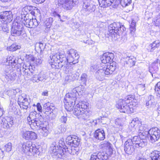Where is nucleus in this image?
<instances>
[{
  "label": "nucleus",
  "mask_w": 160,
  "mask_h": 160,
  "mask_svg": "<svg viewBox=\"0 0 160 160\" xmlns=\"http://www.w3.org/2000/svg\"><path fill=\"white\" fill-rule=\"evenodd\" d=\"M131 123L135 126L138 124L136 128V130L139 134L145 136L146 132L148 134V137L150 141L152 143L155 142L160 138V130L157 128H152L148 130L147 126L146 124L142 125L137 118L134 119L132 120Z\"/></svg>",
  "instance_id": "obj_1"
},
{
  "label": "nucleus",
  "mask_w": 160,
  "mask_h": 160,
  "mask_svg": "<svg viewBox=\"0 0 160 160\" xmlns=\"http://www.w3.org/2000/svg\"><path fill=\"white\" fill-rule=\"evenodd\" d=\"M137 100L135 96L129 95L126 96L124 100L120 99L117 104V107L121 112L131 113L133 112V107L137 105Z\"/></svg>",
  "instance_id": "obj_2"
},
{
  "label": "nucleus",
  "mask_w": 160,
  "mask_h": 160,
  "mask_svg": "<svg viewBox=\"0 0 160 160\" xmlns=\"http://www.w3.org/2000/svg\"><path fill=\"white\" fill-rule=\"evenodd\" d=\"M49 62L52 68L59 69L67 65V59L66 56L63 54L58 53L52 54L50 56Z\"/></svg>",
  "instance_id": "obj_3"
},
{
  "label": "nucleus",
  "mask_w": 160,
  "mask_h": 160,
  "mask_svg": "<svg viewBox=\"0 0 160 160\" xmlns=\"http://www.w3.org/2000/svg\"><path fill=\"white\" fill-rule=\"evenodd\" d=\"M67 148L65 146L64 139L62 138L58 142H53L51 146V149L53 155L57 156L60 158H62L65 154L64 148Z\"/></svg>",
  "instance_id": "obj_4"
},
{
  "label": "nucleus",
  "mask_w": 160,
  "mask_h": 160,
  "mask_svg": "<svg viewBox=\"0 0 160 160\" xmlns=\"http://www.w3.org/2000/svg\"><path fill=\"white\" fill-rule=\"evenodd\" d=\"M89 104L87 102L83 101L79 102L74 109V114L78 118L86 119L88 118L87 114L88 113L87 108Z\"/></svg>",
  "instance_id": "obj_5"
},
{
  "label": "nucleus",
  "mask_w": 160,
  "mask_h": 160,
  "mask_svg": "<svg viewBox=\"0 0 160 160\" xmlns=\"http://www.w3.org/2000/svg\"><path fill=\"white\" fill-rule=\"evenodd\" d=\"M116 69V63L113 62L109 65H105L102 68L97 71L95 73V77L97 79L102 80L105 75L112 74Z\"/></svg>",
  "instance_id": "obj_6"
},
{
  "label": "nucleus",
  "mask_w": 160,
  "mask_h": 160,
  "mask_svg": "<svg viewBox=\"0 0 160 160\" xmlns=\"http://www.w3.org/2000/svg\"><path fill=\"white\" fill-rule=\"evenodd\" d=\"M22 151L27 155L32 156L34 154H38V149L36 148L35 144H32L31 141H27L21 143Z\"/></svg>",
  "instance_id": "obj_7"
},
{
  "label": "nucleus",
  "mask_w": 160,
  "mask_h": 160,
  "mask_svg": "<svg viewBox=\"0 0 160 160\" xmlns=\"http://www.w3.org/2000/svg\"><path fill=\"white\" fill-rule=\"evenodd\" d=\"M55 4L67 10L71 9L78 3V0H56Z\"/></svg>",
  "instance_id": "obj_8"
},
{
  "label": "nucleus",
  "mask_w": 160,
  "mask_h": 160,
  "mask_svg": "<svg viewBox=\"0 0 160 160\" xmlns=\"http://www.w3.org/2000/svg\"><path fill=\"white\" fill-rule=\"evenodd\" d=\"M95 6L90 0H83L82 9L81 12L84 16H87L95 11Z\"/></svg>",
  "instance_id": "obj_9"
},
{
  "label": "nucleus",
  "mask_w": 160,
  "mask_h": 160,
  "mask_svg": "<svg viewBox=\"0 0 160 160\" xmlns=\"http://www.w3.org/2000/svg\"><path fill=\"white\" fill-rule=\"evenodd\" d=\"M63 70L66 73L68 74L65 78L66 81L71 82L78 78L79 73L73 71L72 67H69L68 65L65 66L63 67Z\"/></svg>",
  "instance_id": "obj_10"
},
{
  "label": "nucleus",
  "mask_w": 160,
  "mask_h": 160,
  "mask_svg": "<svg viewBox=\"0 0 160 160\" xmlns=\"http://www.w3.org/2000/svg\"><path fill=\"white\" fill-rule=\"evenodd\" d=\"M67 53L68 54L66 57L67 65H69V64L72 63V64H75L78 62V59L79 58L78 54L77 51L73 49H71L67 51Z\"/></svg>",
  "instance_id": "obj_11"
},
{
  "label": "nucleus",
  "mask_w": 160,
  "mask_h": 160,
  "mask_svg": "<svg viewBox=\"0 0 160 160\" xmlns=\"http://www.w3.org/2000/svg\"><path fill=\"white\" fill-rule=\"evenodd\" d=\"M18 102L21 108L25 109H27L29 105V101L27 96L24 93L18 96Z\"/></svg>",
  "instance_id": "obj_12"
},
{
  "label": "nucleus",
  "mask_w": 160,
  "mask_h": 160,
  "mask_svg": "<svg viewBox=\"0 0 160 160\" xmlns=\"http://www.w3.org/2000/svg\"><path fill=\"white\" fill-rule=\"evenodd\" d=\"M22 24L17 22H15L12 24L11 33L13 36H19L22 33Z\"/></svg>",
  "instance_id": "obj_13"
},
{
  "label": "nucleus",
  "mask_w": 160,
  "mask_h": 160,
  "mask_svg": "<svg viewBox=\"0 0 160 160\" xmlns=\"http://www.w3.org/2000/svg\"><path fill=\"white\" fill-rule=\"evenodd\" d=\"M98 1L100 5L103 8L112 5L113 8H116L120 3L119 0H98Z\"/></svg>",
  "instance_id": "obj_14"
},
{
  "label": "nucleus",
  "mask_w": 160,
  "mask_h": 160,
  "mask_svg": "<svg viewBox=\"0 0 160 160\" xmlns=\"http://www.w3.org/2000/svg\"><path fill=\"white\" fill-rule=\"evenodd\" d=\"M120 26V23L118 22H114L110 24L108 27V34L112 38H117L118 29L119 28V27Z\"/></svg>",
  "instance_id": "obj_15"
},
{
  "label": "nucleus",
  "mask_w": 160,
  "mask_h": 160,
  "mask_svg": "<svg viewBox=\"0 0 160 160\" xmlns=\"http://www.w3.org/2000/svg\"><path fill=\"white\" fill-rule=\"evenodd\" d=\"M5 78L6 81L9 82L14 80L16 76V72L13 71L12 67L9 66H6V68L5 70Z\"/></svg>",
  "instance_id": "obj_16"
},
{
  "label": "nucleus",
  "mask_w": 160,
  "mask_h": 160,
  "mask_svg": "<svg viewBox=\"0 0 160 160\" xmlns=\"http://www.w3.org/2000/svg\"><path fill=\"white\" fill-rule=\"evenodd\" d=\"M130 140L132 142V144L135 145L136 148H137L144 147L147 144L144 140L137 136L133 137L132 139Z\"/></svg>",
  "instance_id": "obj_17"
},
{
  "label": "nucleus",
  "mask_w": 160,
  "mask_h": 160,
  "mask_svg": "<svg viewBox=\"0 0 160 160\" xmlns=\"http://www.w3.org/2000/svg\"><path fill=\"white\" fill-rule=\"evenodd\" d=\"M0 19H2L5 24L10 22L12 20V15L11 11H6L0 13Z\"/></svg>",
  "instance_id": "obj_18"
},
{
  "label": "nucleus",
  "mask_w": 160,
  "mask_h": 160,
  "mask_svg": "<svg viewBox=\"0 0 160 160\" xmlns=\"http://www.w3.org/2000/svg\"><path fill=\"white\" fill-rule=\"evenodd\" d=\"M130 140H128L124 143V150L125 152L131 155L135 151V148Z\"/></svg>",
  "instance_id": "obj_19"
},
{
  "label": "nucleus",
  "mask_w": 160,
  "mask_h": 160,
  "mask_svg": "<svg viewBox=\"0 0 160 160\" xmlns=\"http://www.w3.org/2000/svg\"><path fill=\"white\" fill-rule=\"evenodd\" d=\"M37 116L38 117L32 122V123L29 124L31 128L37 127L40 128L42 126H44L43 118L41 114L38 115Z\"/></svg>",
  "instance_id": "obj_20"
},
{
  "label": "nucleus",
  "mask_w": 160,
  "mask_h": 160,
  "mask_svg": "<svg viewBox=\"0 0 160 160\" xmlns=\"http://www.w3.org/2000/svg\"><path fill=\"white\" fill-rule=\"evenodd\" d=\"M22 136L26 140H34L37 138L36 133L32 131H23L22 133Z\"/></svg>",
  "instance_id": "obj_21"
},
{
  "label": "nucleus",
  "mask_w": 160,
  "mask_h": 160,
  "mask_svg": "<svg viewBox=\"0 0 160 160\" xmlns=\"http://www.w3.org/2000/svg\"><path fill=\"white\" fill-rule=\"evenodd\" d=\"M76 92V90H72L70 92L66 94L64 98V101L67 102H75L77 96Z\"/></svg>",
  "instance_id": "obj_22"
},
{
  "label": "nucleus",
  "mask_w": 160,
  "mask_h": 160,
  "mask_svg": "<svg viewBox=\"0 0 160 160\" xmlns=\"http://www.w3.org/2000/svg\"><path fill=\"white\" fill-rule=\"evenodd\" d=\"M114 58V55L113 53L107 52L103 54L101 59L103 63L105 64L112 61Z\"/></svg>",
  "instance_id": "obj_23"
},
{
  "label": "nucleus",
  "mask_w": 160,
  "mask_h": 160,
  "mask_svg": "<svg viewBox=\"0 0 160 160\" xmlns=\"http://www.w3.org/2000/svg\"><path fill=\"white\" fill-rule=\"evenodd\" d=\"M94 137L96 139L103 140L105 138V133L102 129H98L95 131L94 134Z\"/></svg>",
  "instance_id": "obj_24"
},
{
  "label": "nucleus",
  "mask_w": 160,
  "mask_h": 160,
  "mask_svg": "<svg viewBox=\"0 0 160 160\" xmlns=\"http://www.w3.org/2000/svg\"><path fill=\"white\" fill-rule=\"evenodd\" d=\"M80 140L77 136L73 135V138L69 141V142H67V144L69 145L71 147H77L80 144Z\"/></svg>",
  "instance_id": "obj_25"
},
{
  "label": "nucleus",
  "mask_w": 160,
  "mask_h": 160,
  "mask_svg": "<svg viewBox=\"0 0 160 160\" xmlns=\"http://www.w3.org/2000/svg\"><path fill=\"white\" fill-rule=\"evenodd\" d=\"M146 106L148 108L151 109L154 108L155 103L153 96L149 95L146 100Z\"/></svg>",
  "instance_id": "obj_26"
},
{
  "label": "nucleus",
  "mask_w": 160,
  "mask_h": 160,
  "mask_svg": "<svg viewBox=\"0 0 160 160\" xmlns=\"http://www.w3.org/2000/svg\"><path fill=\"white\" fill-rule=\"evenodd\" d=\"M0 120H2V125L5 128H9L13 124L12 120L9 118H8L7 119L5 118H3L2 119H0Z\"/></svg>",
  "instance_id": "obj_27"
},
{
  "label": "nucleus",
  "mask_w": 160,
  "mask_h": 160,
  "mask_svg": "<svg viewBox=\"0 0 160 160\" xmlns=\"http://www.w3.org/2000/svg\"><path fill=\"white\" fill-rule=\"evenodd\" d=\"M160 46V41L158 40H156L150 44L147 48L148 51L153 52L156 48H158Z\"/></svg>",
  "instance_id": "obj_28"
},
{
  "label": "nucleus",
  "mask_w": 160,
  "mask_h": 160,
  "mask_svg": "<svg viewBox=\"0 0 160 160\" xmlns=\"http://www.w3.org/2000/svg\"><path fill=\"white\" fill-rule=\"evenodd\" d=\"M38 115H40V113H37L35 111H32L29 114V116L27 118V123L30 124L32 122L38 117Z\"/></svg>",
  "instance_id": "obj_29"
},
{
  "label": "nucleus",
  "mask_w": 160,
  "mask_h": 160,
  "mask_svg": "<svg viewBox=\"0 0 160 160\" xmlns=\"http://www.w3.org/2000/svg\"><path fill=\"white\" fill-rule=\"evenodd\" d=\"M53 21L52 18H50L47 19L45 21V24L42 26V28L45 32H46L49 30Z\"/></svg>",
  "instance_id": "obj_30"
},
{
  "label": "nucleus",
  "mask_w": 160,
  "mask_h": 160,
  "mask_svg": "<svg viewBox=\"0 0 160 160\" xmlns=\"http://www.w3.org/2000/svg\"><path fill=\"white\" fill-rule=\"evenodd\" d=\"M135 64V59L134 58H132L130 57L127 58L124 61V64L126 67H131L134 66Z\"/></svg>",
  "instance_id": "obj_31"
},
{
  "label": "nucleus",
  "mask_w": 160,
  "mask_h": 160,
  "mask_svg": "<svg viewBox=\"0 0 160 160\" xmlns=\"http://www.w3.org/2000/svg\"><path fill=\"white\" fill-rule=\"evenodd\" d=\"M137 93L139 96L143 95L145 93V85L139 84L137 86Z\"/></svg>",
  "instance_id": "obj_32"
},
{
  "label": "nucleus",
  "mask_w": 160,
  "mask_h": 160,
  "mask_svg": "<svg viewBox=\"0 0 160 160\" xmlns=\"http://www.w3.org/2000/svg\"><path fill=\"white\" fill-rule=\"evenodd\" d=\"M150 157L151 160H160V152L157 151H152Z\"/></svg>",
  "instance_id": "obj_33"
},
{
  "label": "nucleus",
  "mask_w": 160,
  "mask_h": 160,
  "mask_svg": "<svg viewBox=\"0 0 160 160\" xmlns=\"http://www.w3.org/2000/svg\"><path fill=\"white\" fill-rule=\"evenodd\" d=\"M65 103V108L66 110L68 111H71L72 110L73 106L75 105V102H67L64 100Z\"/></svg>",
  "instance_id": "obj_34"
},
{
  "label": "nucleus",
  "mask_w": 160,
  "mask_h": 160,
  "mask_svg": "<svg viewBox=\"0 0 160 160\" xmlns=\"http://www.w3.org/2000/svg\"><path fill=\"white\" fill-rule=\"evenodd\" d=\"M96 152L99 160H106L108 158L107 154L105 153L104 152Z\"/></svg>",
  "instance_id": "obj_35"
},
{
  "label": "nucleus",
  "mask_w": 160,
  "mask_h": 160,
  "mask_svg": "<svg viewBox=\"0 0 160 160\" xmlns=\"http://www.w3.org/2000/svg\"><path fill=\"white\" fill-rule=\"evenodd\" d=\"M39 81H45L48 78V75L44 72H41L39 74Z\"/></svg>",
  "instance_id": "obj_36"
},
{
  "label": "nucleus",
  "mask_w": 160,
  "mask_h": 160,
  "mask_svg": "<svg viewBox=\"0 0 160 160\" xmlns=\"http://www.w3.org/2000/svg\"><path fill=\"white\" fill-rule=\"evenodd\" d=\"M29 14H26L25 16L22 18V19L23 23L27 27H28V24H29L31 18H29Z\"/></svg>",
  "instance_id": "obj_37"
},
{
  "label": "nucleus",
  "mask_w": 160,
  "mask_h": 160,
  "mask_svg": "<svg viewBox=\"0 0 160 160\" xmlns=\"http://www.w3.org/2000/svg\"><path fill=\"white\" fill-rule=\"evenodd\" d=\"M38 25V23L36 19L31 18L30 21L29 23L28 24V28H33L37 26Z\"/></svg>",
  "instance_id": "obj_38"
},
{
  "label": "nucleus",
  "mask_w": 160,
  "mask_h": 160,
  "mask_svg": "<svg viewBox=\"0 0 160 160\" xmlns=\"http://www.w3.org/2000/svg\"><path fill=\"white\" fill-rule=\"evenodd\" d=\"M112 144L108 141H104L100 143V147L102 148L107 149L108 148H110Z\"/></svg>",
  "instance_id": "obj_39"
},
{
  "label": "nucleus",
  "mask_w": 160,
  "mask_h": 160,
  "mask_svg": "<svg viewBox=\"0 0 160 160\" xmlns=\"http://www.w3.org/2000/svg\"><path fill=\"white\" fill-rule=\"evenodd\" d=\"M76 147H71V149L69 148H65V147L64 148L65 150L64 153L67 152H68L69 153L72 155L77 154L78 151L74 149Z\"/></svg>",
  "instance_id": "obj_40"
},
{
  "label": "nucleus",
  "mask_w": 160,
  "mask_h": 160,
  "mask_svg": "<svg viewBox=\"0 0 160 160\" xmlns=\"http://www.w3.org/2000/svg\"><path fill=\"white\" fill-rule=\"evenodd\" d=\"M135 25V22H133L131 23L130 25L129 29L130 31V34L132 36L134 35L136 31Z\"/></svg>",
  "instance_id": "obj_41"
},
{
  "label": "nucleus",
  "mask_w": 160,
  "mask_h": 160,
  "mask_svg": "<svg viewBox=\"0 0 160 160\" xmlns=\"http://www.w3.org/2000/svg\"><path fill=\"white\" fill-rule=\"evenodd\" d=\"M126 30V28L124 25H122L119 27V28L118 29V32H117V36H120L121 35L123 34L124 35L125 33V31Z\"/></svg>",
  "instance_id": "obj_42"
},
{
  "label": "nucleus",
  "mask_w": 160,
  "mask_h": 160,
  "mask_svg": "<svg viewBox=\"0 0 160 160\" xmlns=\"http://www.w3.org/2000/svg\"><path fill=\"white\" fill-rule=\"evenodd\" d=\"M20 46L16 45V44H12L9 48H7V49L9 51L13 52L20 49Z\"/></svg>",
  "instance_id": "obj_43"
},
{
  "label": "nucleus",
  "mask_w": 160,
  "mask_h": 160,
  "mask_svg": "<svg viewBox=\"0 0 160 160\" xmlns=\"http://www.w3.org/2000/svg\"><path fill=\"white\" fill-rule=\"evenodd\" d=\"M72 90H76V94L77 95L78 94V95L79 94H82V93H84V89L82 88V86L80 85L78 87H77L74 88H73Z\"/></svg>",
  "instance_id": "obj_44"
},
{
  "label": "nucleus",
  "mask_w": 160,
  "mask_h": 160,
  "mask_svg": "<svg viewBox=\"0 0 160 160\" xmlns=\"http://www.w3.org/2000/svg\"><path fill=\"white\" fill-rule=\"evenodd\" d=\"M41 128V133L42 135L44 137H46L47 136L48 132V129L46 127H44L43 126H42Z\"/></svg>",
  "instance_id": "obj_45"
},
{
  "label": "nucleus",
  "mask_w": 160,
  "mask_h": 160,
  "mask_svg": "<svg viewBox=\"0 0 160 160\" xmlns=\"http://www.w3.org/2000/svg\"><path fill=\"white\" fill-rule=\"evenodd\" d=\"M131 2V0H121L120 3L123 7H125Z\"/></svg>",
  "instance_id": "obj_46"
},
{
  "label": "nucleus",
  "mask_w": 160,
  "mask_h": 160,
  "mask_svg": "<svg viewBox=\"0 0 160 160\" xmlns=\"http://www.w3.org/2000/svg\"><path fill=\"white\" fill-rule=\"evenodd\" d=\"M54 109H55V107H54L52 106H48V108L44 110L46 114H49L51 113H52Z\"/></svg>",
  "instance_id": "obj_47"
},
{
  "label": "nucleus",
  "mask_w": 160,
  "mask_h": 160,
  "mask_svg": "<svg viewBox=\"0 0 160 160\" xmlns=\"http://www.w3.org/2000/svg\"><path fill=\"white\" fill-rule=\"evenodd\" d=\"M12 147V144L9 142L8 143L4 146V150L7 152H9L11 151Z\"/></svg>",
  "instance_id": "obj_48"
},
{
  "label": "nucleus",
  "mask_w": 160,
  "mask_h": 160,
  "mask_svg": "<svg viewBox=\"0 0 160 160\" xmlns=\"http://www.w3.org/2000/svg\"><path fill=\"white\" fill-rule=\"evenodd\" d=\"M30 66H29V68H25L24 67H22V70L24 75L27 76H29V74L28 73V72L30 71Z\"/></svg>",
  "instance_id": "obj_49"
},
{
  "label": "nucleus",
  "mask_w": 160,
  "mask_h": 160,
  "mask_svg": "<svg viewBox=\"0 0 160 160\" xmlns=\"http://www.w3.org/2000/svg\"><path fill=\"white\" fill-rule=\"evenodd\" d=\"M159 61V59H157L154 61V62H153L152 64V68H155V70L157 71L158 69V67H157L158 66V64H157L158 62Z\"/></svg>",
  "instance_id": "obj_50"
},
{
  "label": "nucleus",
  "mask_w": 160,
  "mask_h": 160,
  "mask_svg": "<svg viewBox=\"0 0 160 160\" xmlns=\"http://www.w3.org/2000/svg\"><path fill=\"white\" fill-rule=\"evenodd\" d=\"M32 80L33 82H39V81L38 74H35L33 75L32 78Z\"/></svg>",
  "instance_id": "obj_51"
},
{
  "label": "nucleus",
  "mask_w": 160,
  "mask_h": 160,
  "mask_svg": "<svg viewBox=\"0 0 160 160\" xmlns=\"http://www.w3.org/2000/svg\"><path fill=\"white\" fill-rule=\"evenodd\" d=\"M156 19L154 20V22L155 25L156 26H159L160 25V15L159 16L157 17Z\"/></svg>",
  "instance_id": "obj_52"
},
{
  "label": "nucleus",
  "mask_w": 160,
  "mask_h": 160,
  "mask_svg": "<svg viewBox=\"0 0 160 160\" xmlns=\"http://www.w3.org/2000/svg\"><path fill=\"white\" fill-rule=\"evenodd\" d=\"M8 29L5 26V25L2 23L0 24V31H2L3 32H6Z\"/></svg>",
  "instance_id": "obj_53"
},
{
  "label": "nucleus",
  "mask_w": 160,
  "mask_h": 160,
  "mask_svg": "<svg viewBox=\"0 0 160 160\" xmlns=\"http://www.w3.org/2000/svg\"><path fill=\"white\" fill-rule=\"evenodd\" d=\"M67 129V127L64 124H62L60 126V129L61 132H65Z\"/></svg>",
  "instance_id": "obj_54"
},
{
  "label": "nucleus",
  "mask_w": 160,
  "mask_h": 160,
  "mask_svg": "<svg viewBox=\"0 0 160 160\" xmlns=\"http://www.w3.org/2000/svg\"><path fill=\"white\" fill-rule=\"evenodd\" d=\"M67 115H66V116H61L59 120L61 122H63L64 123H66L67 121Z\"/></svg>",
  "instance_id": "obj_55"
},
{
  "label": "nucleus",
  "mask_w": 160,
  "mask_h": 160,
  "mask_svg": "<svg viewBox=\"0 0 160 160\" xmlns=\"http://www.w3.org/2000/svg\"><path fill=\"white\" fill-rule=\"evenodd\" d=\"M96 152L93 153L91 156L90 160H98Z\"/></svg>",
  "instance_id": "obj_56"
},
{
  "label": "nucleus",
  "mask_w": 160,
  "mask_h": 160,
  "mask_svg": "<svg viewBox=\"0 0 160 160\" xmlns=\"http://www.w3.org/2000/svg\"><path fill=\"white\" fill-rule=\"evenodd\" d=\"M87 78V75L85 73H83L81 76V80L83 82V83H85L86 81Z\"/></svg>",
  "instance_id": "obj_57"
},
{
  "label": "nucleus",
  "mask_w": 160,
  "mask_h": 160,
  "mask_svg": "<svg viewBox=\"0 0 160 160\" xmlns=\"http://www.w3.org/2000/svg\"><path fill=\"white\" fill-rule=\"evenodd\" d=\"M33 7L31 6H27L24 7L23 8V10L26 11V12H28V11L29 12L32 11L33 9Z\"/></svg>",
  "instance_id": "obj_58"
},
{
  "label": "nucleus",
  "mask_w": 160,
  "mask_h": 160,
  "mask_svg": "<svg viewBox=\"0 0 160 160\" xmlns=\"http://www.w3.org/2000/svg\"><path fill=\"white\" fill-rule=\"evenodd\" d=\"M8 60L9 61V63H16L15 60L14 58H13L12 56H10L8 59Z\"/></svg>",
  "instance_id": "obj_59"
},
{
  "label": "nucleus",
  "mask_w": 160,
  "mask_h": 160,
  "mask_svg": "<svg viewBox=\"0 0 160 160\" xmlns=\"http://www.w3.org/2000/svg\"><path fill=\"white\" fill-rule=\"evenodd\" d=\"M36 107L37 110L40 112H42V107H41L40 104L39 103H37Z\"/></svg>",
  "instance_id": "obj_60"
},
{
  "label": "nucleus",
  "mask_w": 160,
  "mask_h": 160,
  "mask_svg": "<svg viewBox=\"0 0 160 160\" xmlns=\"http://www.w3.org/2000/svg\"><path fill=\"white\" fill-rule=\"evenodd\" d=\"M12 93H13V95H15L17 93V91L16 90L13 89L9 90L8 91V94H9L10 93L12 94Z\"/></svg>",
  "instance_id": "obj_61"
},
{
  "label": "nucleus",
  "mask_w": 160,
  "mask_h": 160,
  "mask_svg": "<svg viewBox=\"0 0 160 160\" xmlns=\"http://www.w3.org/2000/svg\"><path fill=\"white\" fill-rule=\"evenodd\" d=\"M45 0H32V2L36 4L43 2Z\"/></svg>",
  "instance_id": "obj_62"
},
{
  "label": "nucleus",
  "mask_w": 160,
  "mask_h": 160,
  "mask_svg": "<svg viewBox=\"0 0 160 160\" xmlns=\"http://www.w3.org/2000/svg\"><path fill=\"white\" fill-rule=\"evenodd\" d=\"M158 89H160V82H158L155 86V90H157Z\"/></svg>",
  "instance_id": "obj_63"
},
{
  "label": "nucleus",
  "mask_w": 160,
  "mask_h": 160,
  "mask_svg": "<svg viewBox=\"0 0 160 160\" xmlns=\"http://www.w3.org/2000/svg\"><path fill=\"white\" fill-rule=\"evenodd\" d=\"M107 150L108 151V154L111 155L112 154V148L111 146H110V148H108Z\"/></svg>",
  "instance_id": "obj_64"
}]
</instances>
